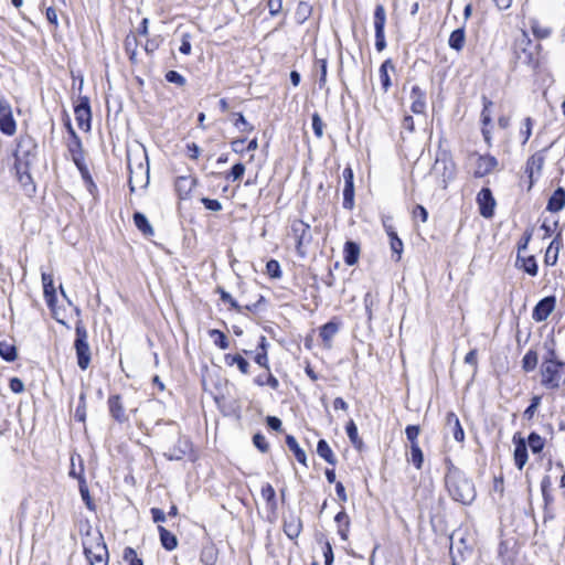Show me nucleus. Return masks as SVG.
<instances>
[{
    "label": "nucleus",
    "mask_w": 565,
    "mask_h": 565,
    "mask_svg": "<svg viewBox=\"0 0 565 565\" xmlns=\"http://www.w3.org/2000/svg\"><path fill=\"white\" fill-rule=\"evenodd\" d=\"M311 13H312V7L310 3L306 2V1L298 2V6H297L296 12H295V18L298 23H305L311 15Z\"/></svg>",
    "instance_id": "2f4dec72"
},
{
    "label": "nucleus",
    "mask_w": 565,
    "mask_h": 565,
    "mask_svg": "<svg viewBox=\"0 0 565 565\" xmlns=\"http://www.w3.org/2000/svg\"><path fill=\"white\" fill-rule=\"evenodd\" d=\"M302 530V522L299 516L290 514L284 521V532L294 540L299 536Z\"/></svg>",
    "instance_id": "a211bd4d"
},
{
    "label": "nucleus",
    "mask_w": 565,
    "mask_h": 565,
    "mask_svg": "<svg viewBox=\"0 0 565 565\" xmlns=\"http://www.w3.org/2000/svg\"><path fill=\"white\" fill-rule=\"evenodd\" d=\"M138 46H139L138 38H126L125 50H126L127 55L129 56V60L132 63L138 62V53H139Z\"/></svg>",
    "instance_id": "72a5a7b5"
},
{
    "label": "nucleus",
    "mask_w": 565,
    "mask_h": 565,
    "mask_svg": "<svg viewBox=\"0 0 565 565\" xmlns=\"http://www.w3.org/2000/svg\"><path fill=\"white\" fill-rule=\"evenodd\" d=\"M541 385L546 390H558L565 383V362L559 361L554 351L544 358L540 367Z\"/></svg>",
    "instance_id": "f03ea898"
},
{
    "label": "nucleus",
    "mask_w": 565,
    "mask_h": 565,
    "mask_svg": "<svg viewBox=\"0 0 565 565\" xmlns=\"http://www.w3.org/2000/svg\"><path fill=\"white\" fill-rule=\"evenodd\" d=\"M236 120L234 122V126L239 129L241 131H246V132H250L253 131L254 127L253 125H250L246 119L245 117L243 116V114L238 113L236 114Z\"/></svg>",
    "instance_id": "5fc2aeb1"
},
{
    "label": "nucleus",
    "mask_w": 565,
    "mask_h": 565,
    "mask_svg": "<svg viewBox=\"0 0 565 565\" xmlns=\"http://www.w3.org/2000/svg\"><path fill=\"white\" fill-rule=\"evenodd\" d=\"M518 262H520V258H518ZM521 262H522L521 267L523 268V270L525 273H527L531 276H535L537 274V265H536V260L533 256L522 258Z\"/></svg>",
    "instance_id": "de8ad7c7"
},
{
    "label": "nucleus",
    "mask_w": 565,
    "mask_h": 565,
    "mask_svg": "<svg viewBox=\"0 0 565 565\" xmlns=\"http://www.w3.org/2000/svg\"><path fill=\"white\" fill-rule=\"evenodd\" d=\"M128 169L130 192L147 188L149 184V162L146 153L136 163H132L131 159L128 158Z\"/></svg>",
    "instance_id": "39448f33"
},
{
    "label": "nucleus",
    "mask_w": 565,
    "mask_h": 565,
    "mask_svg": "<svg viewBox=\"0 0 565 565\" xmlns=\"http://www.w3.org/2000/svg\"><path fill=\"white\" fill-rule=\"evenodd\" d=\"M166 79L169 83H173V84H177L179 86H184L185 83H186L185 78L180 73H178L177 71H169L166 74Z\"/></svg>",
    "instance_id": "4d7b16f0"
},
{
    "label": "nucleus",
    "mask_w": 565,
    "mask_h": 565,
    "mask_svg": "<svg viewBox=\"0 0 565 565\" xmlns=\"http://www.w3.org/2000/svg\"><path fill=\"white\" fill-rule=\"evenodd\" d=\"M317 65L319 67L318 84L320 88H323L327 84V57L317 56Z\"/></svg>",
    "instance_id": "a18cd8bd"
},
{
    "label": "nucleus",
    "mask_w": 565,
    "mask_h": 565,
    "mask_svg": "<svg viewBox=\"0 0 565 565\" xmlns=\"http://www.w3.org/2000/svg\"><path fill=\"white\" fill-rule=\"evenodd\" d=\"M446 424L457 441H462L465 439L463 429L460 425L459 418L455 413L447 414Z\"/></svg>",
    "instance_id": "412c9836"
},
{
    "label": "nucleus",
    "mask_w": 565,
    "mask_h": 565,
    "mask_svg": "<svg viewBox=\"0 0 565 565\" xmlns=\"http://www.w3.org/2000/svg\"><path fill=\"white\" fill-rule=\"evenodd\" d=\"M386 21V12L383 4L379 3L375 7L374 15H373V24L375 30V35H384V25Z\"/></svg>",
    "instance_id": "4be33fe9"
},
{
    "label": "nucleus",
    "mask_w": 565,
    "mask_h": 565,
    "mask_svg": "<svg viewBox=\"0 0 565 565\" xmlns=\"http://www.w3.org/2000/svg\"><path fill=\"white\" fill-rule=\"evenodd\" d=\"M551 487H552L551 477L550 476H545L542 479L541 489H542V493H543V497H544L546 502L550 500L548 490H550Z\"/></svg>",
    "instance_id": "69168bd1"
},
{
    "label": "nucleus",
    "mask_w": 565,
    "mask_h": 565,
    "mask_svg": "<svg viewBox=\"0 0 565 565\" xmlns=\"http://www.w3.org/2000/svg\"><path fill=\"white\" fill-rule=\"evenodd\" d=\"M266 273L270 278L278 279L281 277L280 265L277 260L270 259L266 264Z\"/></svg>",
    "instance_id": "8fccbe9b"
},
{
    "label": "nucleus",
    "mask_w": 565,
    "mask_h": 565,
    "mask_svg": "<svg viewBox=\"0 0 565 565\" xmlns=\"http://www.w3.org/2000/svg\"><path fill=\"white\" fill-rule=\"evenodd\" d=\"M339 330V327L337 323L334 322H328L326 323L321 330H320V337L322 339V341L329 345L332 338L335 335V333L338 332Z\"/></svg>",
    "instance_id": "e433bc0d"
},
{
    "label": "nucleus",
    "mask_w": 565,
    "mask_h": 565,
    "mask_svg": "<svg viewBox=\"0 0 565 565\" xmlns=\"http://www.w3.org/2000/svg\"><path fill=\"white\" fill-rule=\"evenodd\" d=\"M186 151H188V156L193 160H196L201 153L200 147L194 142L186 145Z\"/></svg>",
    "instance_id": "338daca9"
},
{
    "label": "nucleus",
    "mask_w": 565,
    "mask_h": 565,
    "mask_svg": "<svg viewBox=\"0 0 565 565\" xmlns=\"http://www.w3.org/2000/svg\"><path fill=\"white\" fill-rule=\"evenodd\" d=\"M539 363V356L536 351L529 350L522 359V369L525 372H532L535 370Z\"/></svg>",
    "instance_id": "c9c22d12"
},
{
    "label": "nucleus",
    "mask_w": 565,
    "mask_h": 565,
    "mask_svg": "<svg viewBox=\"0 0 565 565\" xmlns=\"http://www.w3.org/2000/svg\"><path fill=\"white\" fill-rule=\"evenodd\" d=\"M286 444H287L288 448L294 452L296 459L300 463L306 465V460H307L306 452L299 447V444L296 440V438L291 435H288L286 437Z\"/></svg>",
    "instance_id": "7c9ffc66"
},
{
    "label": "nucleus",
    "mask_w": 565,
    "mask_h": 565,
    "mask_svg": "<svg viewBox=\"0 0 565 565\" xmlns=\"http://www.w3.org/2000/svg\"><path fill=\"white\" fill-rule=\"evenodd\" d=\"M541 399H542V397L540 395H534L531 398L530 405L523 413L524 418H526L527 420H531L534 417V415L541 404Z\"/></svg>",
    "instance_id": "49530a36"
},
{
    "label": "nucleus",
    "mask_w": 565,
    "mask_h": 565,
    "mask_svg": "<svg viewBox=\"0 0 565 565\" xmlns=\"http://www.w3.org/2000/svg\"><path fill=\"white\" fill-rule=\"evenodd\" d=\"M75 350L77 355V364L82 370H86L90 362V349L88 344V334L85 327L78 322L75 328Z\"/></svg>",
    "instance_id": "423d86ee"
},
{
    "label": "nucleus",
    "mask_w": 565,
    "mask_h": 565,
    "mask_svg": "<svg viewBox=\"0 0 565 565\" xmlns=\"http://www.w3.org/2000/svg\"><path fill=\"white\" fill-rule=\"evenodd\" d=\"M411 110L416 115L425 114L426 110V94L417 85L413 86L411 90Z\"/></svg>",
    "instance_id": "2eb2a0df"
},
{
    "label": "nucleus",
    "mask_w": 565,
    "mask_h": 565,
    "mask_svg": "<svg viewBox=\"0 0 565 565\" xmlns=\"http://www.w3.org/2000/svg\"><path fill=\"white\" fill-rule=\"evenodd\" d=\"M360 255V246L354 242H347L344 245V262L349 266L356 264Z\"/></svg>",
    "instance_id": "bb28decb"
},
{
    "label": "nucleus",
    "mask_w": 565,
    "mask_h": 565,
    "mask_svg": "<svg viewBox=\"0 0 565 565\" xmlns=\"http://www.w3.org/2000/svg\"><path fill=\"white\" fill-rule=\"evenodd\" d=\"M477 203L479 205L480 214L486 217L490 218L494 214V207H495V200L492 195V192L488 188H483L480 190L477 196Z\"/></svg>",
    "instance_id": "9d476101"
},
{
    "label": "nucleus",
    "mask_w": 565,
    "mask_h": 565,
    "mask_svg": "<svg viewBox=\"0 0 565 565\" xmlns=\"http://www.w3.org/2000/svg\"><path fill=\"white\" fill-rule=\"evenodd\" d=\"M253 443H254L255 447L258 448L262 452H266L269 448V445L266 441L265 436H263L262 434H256L253 437Z\"/></svg>",
    "instance_id": "052dcab7"
},
{
    "label": "nucleus",
    "mask_w": 565,
    "mask_h": 565,
    "mask_svg": "<svg viewBox=\"0 0 565 565\" xmlns=\"http://www.w3.org/2000/svg\"><path fill=\"white\" fill-rule=\"evenodd\" d=\"M190 450V444L188 440H179L178 441V446L177 447H173V448H170L166 454L164 456L169 459V460H181L185 455L186 452Z\"/></svg>",
    "instance_id": "a878e982"
},
{
    "label": "nucleus",
    "mask_w": 565,
    "mask_h": 565,
    "mask_svg": "<svg viewBox=\"0 0 565 565\" xmlns=\"http://www.w3.org/2000/svg\"><path fill=\"white\" fill-rule=\"evenodd\" d=\"M385 231L391 239L390 245L393 254L396 256V260H399L403 253V242L397 236L396 232L394 231L392 225H387L384 223Z\"/></svg>",
    "instance_id": "aec40b11"
},
{
    "label": "nucleus",
    "mask_w": 565,
    "mask_h": 565,
    "mask_svg": "<svg viewBox=\"0 0 565 565\" xmlns=\"http://www.w3.org/2000/svg\"><path fill=\"white\" fill-rule=\"evenodd\" d=\"M317 454L323 458L328 463L335 465L337 458L324 439H320L317 445Z\"/></svg>",
    "instance_id": "c85d7f7f"
},
{
    "label": "nucleus",
    "mask_w": 565,
    "mask_h": 565,
    "mask_svg": "<svg viewBox=\"0 0 565 565\" xmlns=\"http://www.w3.org/2000/svg\"><path fill=\"white\" fill-rule=\"evenodd\" d=\"M209 334L216 347H218L222 350H225L228 348V345H230L228 340L222 331L212 329L209 331Z\"/></svg>",
    "instance_id": "58836bf2"
},
{
    "label": "nucleus",
    "mask_w": 565,
    "mask_h": 565,
    "mask_svg": "<svg viewBox=\"0 0 565 565\" xmlns=\"http://www.w3.org/2000/svg\"><path fill=\"white\" fill-rule=\"evenodd\" d=\"M446 484L450 495L458 502L468 504L473 501L476 491L473 483L460 475L451 472L446 477Z\"/></svg>",
    "instance_id": "7ed1b4c3"
},
{
    "label": "nucleus",
    "mask_w": 565,
    "mask_h": 565,
    "mask_svg": "<svg viewBox=\"0 0 565 565\" xmlns=\"http://www.w3.org/2000/svg\"><path fill=\"white\" fill-rule=\"evenodd\" d=\"M562 246V242L559 239V234L551 242L550 246L545 253V264L547 266H554L558 258V252Z\"/></svg>",
    "instance_id": "5701e85b"
},
{
    "label": "nucleus",
    "mask_w": 565,
    "mask_h": 565,
    "mask_svg": "<svg viewBox=\"0 0 565 565\" xmlns=\"http://www.w3.org/2000/svg\"><path fill=\"white\" fill-rule=\"evenodd\" d=\"M0 356L7 362H13L18 356L17 347L12 342L1 341Z\"/></svg>",
    "instance_id": "c756f323"
},
{
    "label": "nucleus",
    "mask_w": 565,
    "mask_h": 565,
    "mask_svg": "<svg viewBox=\"0 0 565 565\" xmlns=\"http://www.w3.org/2000/svg\"><path fill=\"white\" fill-rule=\"evenodd\" d=\"M354 188L353 181H348L343 189V206L345 209H352L353 206Z\"/></svg>",
    "instance_id": "37998d69"
},
{
    "label": "nucleus",
    "mask_w": 565,
    "mask_h": 565,
    "mask_svg": "<svg viewBox=\"0 0 565 565\" xmlns=\"http://www.w3.org/2000/svg\"><path fill=\"white\" fill-rule=\"evenodd\" d=\"M312 119V129L317 138L323 137L324 122L322 121L320 115L315 113L311 117Z\"/></svg>",
    "instance_id": "3c124183"
},
{
    "label": "nucleus",
    "mask_w": 565,
    "mask_h": 565,
    "mask_svg": "<svg viewBox=\"0 0 565 565\" xmlns=\"http://www.w3.org/2000/svg\"><path fill=\"white\" fill-rule=\"evenodd\" d=\"M565 206V190L558 188L554 191L547 203V210L551 212H558Z\"/></svg>",
    "instance_id": "b1692460"
},
{
    "label": "nucleus",
    "mask_w": 565,
    "mask_h": 565,
    "mask_svg": "<svg viewBox=\"0 0 565 565\" xmlns=\"http://www.w3.org/2000/svg\"><path fill=\"white\" fill-rule=\"evenodd\" d=\"M345 430H347V435H348L349 439L351 440V443L353 445L361 444V440H360L359 434H358V427L352 419L347 424Z\"/></svg>",
    "instance_id": "603ef678"
},
{
    "label": "nucleus",
    "mask_w": 565,
    "mask_h": 565,
    "mask_svg": "<svg viewBox=\"0 0 565 565\" xmlns=\"http://www.w3.org/2000/svg\"><path fill=\"white\" fill-rule=\"evenodd\" d=\"M532 126L533 121L530 117H526L523 121V127L521 128V136L523 137V143L527 142L532 135Z\"/></svg>",
    "instance_id": "13d9d810"
},
{
    "label": "nucleus",
    "mask_w": 565,
    "mask_h": 565,
    "mask_svg": "<svg viewBox=\"0 0 565 565\" xmlns=\"http://www.w3.org/2000/svg\"><path fill=\"white\" fill-rule=\"evenodd\" d=\"M420 430L418 426L409 425L405 429V434L407 439L411 441V445L418 444L417 437L419 435Z\"/></svg>",
    "instance_id": "bf43d9fd"
},
{
    "label": "nucleus",
    "mask_w": 565,
    "mask_h": 565,
    "mask_svg": "<svg viewBox=\"0 0 565 565\" xmlns=\"http://www.w3.org/2000/svg\"><path fill=\"white\" fill-rule=\"evenodd\" d=\"M245 172V167L243 163H236L232 167L228 178H232L233 181L239 180Z\"/></svg>",
    "instance_id": "680f3d73"
},
{
    "label": "nucleus",
    "mask_w": 565,
    "mask_h": 565,
    "mask_svg": "<svg viewBox=\"0 0 565 565\" xmlns=\"http://www.w3.org/2000/svg\"><path fill=\"white\" fill-rule=\"evenodd\" d=\"M513 444L515 446L514 448V463L518 467L519 470H522L523 467L527 462V448H526V441L524 438L520 437L519 435L513 436Z\"/></svg>",
    "instance_id": "ddd939ff"
},
{
    "label": "nucleus",
    "mask_w": 565,
    "mask_h": 565,
    "mask_svg": "<svg viewBox=\"0 0 565 565\" xmlns=\"http://www.w3.org/2000/svg\"><path fill=\"white\" fill-rule=\"evenodd\" d=\"M394 70H395L394 64L390 58L384 61L379 70V77H380V82H381V85H382V88L384 92H387L392 85L388 71H394Z\"/></svg>",
    "instance_id": "393cba45"
},
{
    "label": "nucleus",
    "mask_w": 565,
    "mask_h": 565,
    "mask_svg": "<svg viewBox=\"0 0 565 565\" xmlns=\"http://www.w3.org/2000/svg\"><path fill=\"white\" fill-rule=\"evenodd\" d=\"M43 294H44V299L46 301V305L52 310L53 315H55L54 309H55V302H56V290H55L54 284L43 287Z\"/></svg>",
    "instance_id": "ea45409f"
},
{
    "label": "nucleus",
    "mask_w": 565,
    "mask_h": 565,
    "mask_svg": "<svg viewBox=\"0 0 565 565\" xmlns=\"http://www.w3.org/2000/svg\"><path fill=\"white\" fill-rule=\"evenodd\" d=\"M482 100H483V109L481 111V120H482L483 126H488L491 122L490 107L492 106V102L489 100L487 97H483Z\"/></svg>",
    "instance_id": "864d4df0"
},
{
    "label": "nucleus",
    "mask_w": 565,
    "mask_h": 565,
    "mask_svg": "<svg viewBox=\"0 0 565 565\" xmlns=\"http://www.w3.org/2000/svg\"><path fill=\"white\" fill-rule=\"evenodd\" d=\"M109 412L113 418L119 423H124L127 420V416L125 414V408L121 403L119 395H113L108 398Z\"/></svg>",
    "instance_id": "6ab92c4d"
},
{
    "label": "nucleus",
    "mask_w": 565,
    "mask_h": 565,
    "mask_svg": "<svg viewBox=\"0 0 565 565\" xmlns=\"http://www.w3.org/2000/svg\"><path fill=\"white\" fill-rule=\"evenodd\" d=\"M82 545L88 565H108V548L98 530L88 529L82 539Z\"/></svg>",
    "instance_id": "f257e3e1"
},
{
    "label": "nucleus",
    "mask_w": 565,
    "mask_h": 565,
    "mask_svg": "<svg viewBox=\"0 0 565 565\" xmlns=\"http://www.w3.org/2000/svg\"><path fill=\"white\" fill-rule=\"evenodd\" d=\"M413 216L415 218L419 217L423 223H425L428 218V212L423 205H417L413 211Z\"/></svg>",
    "instance_id": "774afa93"
},
{
    "label": "nucleus",
    "mask_w": 565,
    "mask_h": 565,
    "mask_svg": "<svg viewBox=\"0 0 565 565\" xmlns=\"http://www.w3.org/2000/svg\"><path fill=\"white\" fill-rule=\"evenodd\" d=\"M409 461L417 468V469H420L422 468V465H423V461H424V456H423V451L422 449L419 448V445L418 444H414V445H411V457H409Z\"/></svg>",
    "instance_id": "79ce46f5"
},
{
    "label": "nucleus",
    "mask_w": 565,
    "mask_h": 565,
    "mask_svg": "<svg viewBox=\"0 0 565 565\" xmlns=\"http://www.w3.org/2000/svg\"><path fill=\"white\" fill-rule=\"evenodd\" d=\"M539 38H519L515 47L521 50L529 62L534 61L539 55Z\"/></svg>",
    "instance_id": "9b49d317"
},
{
    "label": "nucleus",
    "mask_w": 565,
    "mask_h": 565,
    "mask_svg": "<svg viewBox=\"0 0 565 565\" xmlns=\"http://www.w3.org/2000/svg\"><path fill=\"white\" fill-rule=\"evenodd\" d=\"M79 492H81L82 499L85 501L87 508L93 509L90 497H89V491H88V488L84 480L79 484Z\"/></svg>",
    "instance_id": "0e129e2a"
},
{
    "label": "nucleus",
    "mask_w": 565,
    "mask_h": 565,
    "mask_svg": "<svg viewBox=\"0 0 565 565\" xmlns=\"http://www.w3.org/2000/svg\"><path fill=\"white\" fill-rule=\"evenodd\" d=\"M122 558L128 565H143V562L138 557L137 552L132 547H126L122 553Z\"/></svg>",
    "instance_id": "c03bdc74"
},
{
    "label": "nucleus",
    "mask_w": 565,
    "mask_h": 565,
    "mask_svg": "<svg viewBox=\"0 0 565 565\" xmlns=\"http://www.w3.org/2000/svg\"><path fill=\"white\" fill-rule=\"evenodd\" d=\"M195 179L191 175L178 177L175 180V191L180 199H188L195 186Z\"/></svg>",
    "instance_id": "dca6fc26"
},
{
    "label": "nucleus",
    "mask_w": 565,
    "mask_h": 565,
    "mask_svg": "<svg viewBox=\"0 0 565 565\" xmlns=\"http://www.w3.org/2000/svg\"><path fill=\"white\" fill-rule=\"evenodd\" d=\"M556 299L555 297H545L535 306L532 317L535 321L541 322L548 318L552 311L555 308Z\"/></svg>",
    "instance_id": "f8f14e48"
},
{
    "label": "nucleus",
    "mask_w": 565,
    "mask_h": 565,
    "mask_svg": "<svg viewBox=\"0 0 565 565\" xmlns=\"http://www.w3.org/2000/svg\"><path fill=\"white\" fill-rule=\"evenodd\" d=\"M15 159H17L15 169H17L19 182L28 191H30V190L33 191L34 186L32 183V178H31L30 173L28 172V167H26L28 164L23 163L21 161L19 152L15 154Z\"/></svg>",
    "instance_id": "f3484780"
},
{
    "label": "nucleus",
    "mask_w": 565,
    "mask_h": 565,
    "mask_svg": "<svg viewBox=\"0 0 565 565\" xmlns=\"http://www.w3.org/2000/svg\"><path fill=\"white\" fill-rule=\"evenodd\" d=\"M74 113L78 127L82 130L88 131L90 129L92 120L89 98L86 96L79 97L75 105Z\"/></svg>",
    "instance_id": "1a4fd4ad"
},
{
    "label": "nucleus",
    "mask_w": 565,
    "mask_h": 565,
    "mask_svg": "<svg viewBox=\"0 0 565 565\" xmlns=\"http://www.w3.org/2000/svg\"><path fill=\"white\" fill-rule=\"evenodd\" d=\"M201 201H202L203 205L205 206V209H207L210 211L217 212V211L222 210V204L217 200L203 198Z\"/></svg>",
    "instance_id": "e2e57ef3"
},
{
    "label": "nucleus",
    "mask_w": 565,
    "mask_h": 565,
    "mask_svg": "<svg viewBox=\"0 0 565 565\" xmlns=\"http://www.w3.org/2000/svg\"><path fill=\"white\" fill-rule=\"evenodd\" d=\"M527 444L533 454H540L545 446V440L537 433L533 431L527 437Z\"/></svg>",
    "instance_id": "4c0bfd02"
},
{
    "label": "nucleus",
    "mask_w": 565,
    "mask_h": 565,
    "mask_svg": "<svg viewBox=\"0 0 565 565\" xmlns=\"http://www.w3.org/2000/svg\"><path fill=\"white\" fill-rule=\"evenodd\" d=\"M134 222H135V225L137 226V228L139 231H141L145 235L150 236L153 234L152 226L150 225L149 221L142 213H140V212L135 213Z\"/></svg>",
    "instance_id": "473e14b6"
},
{
    "label": "nucleus",
    "mask_w": 565,
    "mask_h": 565,
    "mask_svg": "<svg viewBox=\"0 0 565 565\" xmlns=\"http://www.w3.org/2000/svg\"><path fill=\"white\" fill-rule=\"evenodd\" d=\"M267 8L270 17H277L282 13V0H268Z\"/></svg>",
    "instance_id": "6e6d98bb"
},
{
    "label": "nucleus",
    "mask_w": 565,
    "mask_h": 565,
    "mask_svg": "<svg viewBox=\"0 0 565 565\" xmlns=\"http://www.w3.org/2000/svg\"><path fill=\"white\" fill-rule=\"evenodd\" d=\"M455 174L456 166L449 154L443 152L437 156L430 170V177L435 179L436 183L441 189H446L448 183L455 178Z\"/></svg>",
    "instance_id": "20e7f679"
},
{
    "label": "nucleus",
    "mask_w": 565,
    "mask_h": 565,
    "mask_svg": "<svg viewBox=\"0 0 565 565\" xmlns=\"http://www.w3.org/2000/svg\"><path fill=\"white\" fill-rule=\"evenodd\" d=\"M262 498L267 502V504L270 507V509L276 508V493L271 484L266 483L262 487Z\"/></svg>",
    "instance_id": "a19ab883"
},
{
    "label": "nucleus",
    "mask_w": 565,
    "mask_h": 565,
    "mask_svg": "<svg viewBox=\"0 0 565 565\" xmlns=\"http://www.w3.org/2000/svg\"><path fill=\"white\" fill-rule=\"evenodd\" d=\"M158 531L162 546L168 551H173L178 546L177 536L161 525L158 526Z\"/></svg>",
    "instance_id": "cd10ccee"
},
{
    "label": "nucleus",
    "mask_w": 565,
    "mask_h": 565,
    "mask_svg": "<svg viewBox=\"0 0 565 565\" xmlns=\"http://www.w3.org/2000/svg\"><path fill=\"white\" fill-rule=\"evenodd\" d=\"M225 361L228 365H237L238 370L243 373V374H247L248 373V369H249V363L247 362V360H245L242 355L239 354H227L225 355Z\"/></svg>",
    "instance_id": "f704fd0d"
},
{
    "label": "nucleus",
    "mask_w": 565,
    "mask_h": 565,
    "mask_svg": "<svg viewBox=\"0 0 565 565\" xmlns=\"http://www.w3.org/2000/svg\"><path fill=\"white\" fill-rule=\"evenodd\" d=\"M255 383L259 386L268 385L274 390H277L279 386L278 380L270 373H268L265 377L259 375L255 379Z\"/></svg>",
    "instance_id": "09e8293b"
},
{
    "label": "nucleus",
    "mask_w": 565,
    "mask_h": 565,
    "mask_svg": "<svg viewBox=\"0 0 565 565\" xmlns=\"http://www.w3.org/2000/svg\"><path fill=\"white\" fill-rule=\"evenodd\" d=\"M291 233L296 239L297 253L303 257L306 255L303 246L308 245L312 238L310 233V225L303 221L297 220L291 225Z\"/></svg>",
    "instance_id": "0eeeda50"
},
{
    "label": "nucleus",
    "mask_w": 565,
    "mask_h": 565,
    "mask_svg": "<svg viewBox=\"0 0 565 565\" xmlns=\"http://www.w3.org/2000/svg\"><path fill=\"white\" fill-rule=\"evenodd\" d=\"M497 164L498 161L494 157L489 154L479 156L476 161L473 174L477 178H482L491 173L495 169Z\"/></svg>",
    "instance_id": "4468645a"
},
{
    "label": "nucleus",
    "mask_w": 565,
    "mask_h": 565,
    "mask_svg": "<svg viewBox=\"0 0 565 565\" xmlns=\"http://www.w3.org/2000/svg\"><path fill=\"white\" fill-rule=\"evenodd\" d=\"M0 131L6 136H13L17 131L12 107L4 97L0 98Z\"/></svg>",
    "instance_id": "6e6552de"
}]
</instances>
